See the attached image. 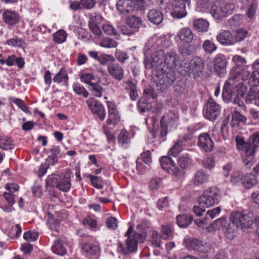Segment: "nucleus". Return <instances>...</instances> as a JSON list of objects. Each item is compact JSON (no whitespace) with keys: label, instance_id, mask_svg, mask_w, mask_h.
<instances>
[{"label":"nucleus","instance_id":"nucleus-1","mask_svg":"<svg viewBox=\"0 0 259 259\" xmlns=\"http://www.w3.org/2000/svg\"><path fill=\"white\" fill-rule=\"evenodd\" d=\"M182 141H178L171 148L168 152V156L161 157L160 164L162 169L166 171L170 175L177 178L182 177L184 174V169L188 167L191 162V159L187 155H183L179 157L177 162L180 168H179L174 163L169 156L177 157V155L182 150Z\"/></svg>","mask_w":259,"mask_h":259},{"label":"nucleus","instance_id":"nucleus-2","mask_svg":"<svg viewBox=\"0 0 259 259\" xmlns=\"http://www.w3.org/2000/svg\"><path fill=\"white\" fill-rule=\"evenodd\" d=\"M153 75L157 90L161 92L166 91L176 79V74L173 69L157 68L153 72Z\"/></svg>","mask_w":259,"mask_h":259},{"label":"nucleus","instance_id":"nucleus-3","mask_svg":"<svg viewBox=\"0 0 259 259\" xmlns=\"http://www.w3.org/2000/svg\"><path fill=\"white\" fill-rule=\"evenodd\" d=\"M221 198L220 192L214 187H211L204 191L203 194L198 198L200 206L208 208L218 204Z\"/></svg>","mask_w":259,"mask_h":259},{"label":"nucleus","instance_id":"nucleus-4","mask_svg":"<svg viewBox=\"0 0 259 259\" xmlns=\"http://www.w3.org/2000/svg\"><path fill=\"white\" fill-rule=\"evenodd\" d=\"M252 213H244L240 211H233L230 213V220H234L238 227L242 229L250 228L253 224Z\"/></svg>","mask_w":259,"mask_h":259},{"label":"nucleus","instance_id":"nucleus-5","mask_svg":"<svg viewBox=\"0 0 259 259\" xmlns=\"http://www.w3.org/2000/svg\"><path fill=\"white\" fill-rule=\"evenodd\" d=\"M172 114L164 115L160 120V128L159 129H153L152 133L154 138L165 137L168 133V128L173 126L175 121L171 116Z\"/></svg>","mask_w":259,"mask_h":259},{"label":"nucleus","instance_id":"nucleus-6","mask_svg":"<svg viewBox=\"0 0 259 259\" xmlns=\"http://www.w3.org/2000/svg\"><path fill=\"white\" fill-rule=\"evenodd\" d=\"M240 82L233 73V69L230 72L229 78L225 81L222 92V97L224 100L229 101L232 98V92L235 90L237 84Z\"/></svg>","mask_w":259,"mask_h":259},{"label":"nucleus","instance_id":"nucleus-7","mask_svg":"<svg viewBox=\"0 0 259 259\" xmlns=\"http://www.w3.org/2000/svg\"><path fill=\"white\" fill-rule=\"evenodd\" d=\"M247 92L246 85L242 82H240L232 92V98L229 101H232L235 104H237L240 107H245L242 99L247 93Z\"/></svg>","mask_w":259,"mask_h":259},{"label":"nucleus","instance_id":"nucleus-8","mask_svg":"<svg viewBox=\"0 0 259 259\" xmlns=\"http://www.w3.org/2000/svg\"><path fill=\"white\" fill-rule=\"evenodd\" d=\"M188 0H174L171 3V16L175 19H181L187 15L186 4Z\"/></svg>","mask_w":259,"mask_h":259},{"label":"nucleus","instance_id":"nucleus-9","mask_svg":"<svg viewBox=\"0 0 259 259\" xmlns=\"http://www.w3.org/2000/svg\"><path fill=\"white\" fill-rule=\"evenodd\" d=\"M228 64L225 55L222 54L217 55L213 60V68L220 77H223L226 74V68Z\"/></svg>","mask_w":259,"mask_h":259},{"label":"nucleus","instance_id":"nucleus-10","mask_svg":"<svg viewBox=\"0 0 259 259\" xmlns=\"http://www.w3.org/2000/svg\"><path fill=\"white\" fill-rule=\"evenodd\" d=\"M164 52L162 50H158L157 51L153 53L150 59H145L144 60L145 66L146 69H152L153 72L157 69L161 61H162Z\"/></svg>","mask_w":259,"mask_h":259},{"label":"nucleus","instance_id":"nucleus-11","mask_svg":"<svg viewBox=\"0 0 259 259\" xmlns=\"http://www.w3.org/2000/svg\"><path fill=\"white\" fill-rule=\"evenodd\" d=\"M220 106L210 98L206 104L205 117L211 121L215 120L220 114Z\"/></svg>","mask_w":259,"mask_h":259},{"label":"nucleus","instance_id":"nucleus-12","mask_svg":"<svg viewBox=\"0 0 259 259\" xmlns=\"http://www.w3.org/2000/svg\"><path fill=\"white\" fill-rule=\"evenodd\" d=\"M138 241L137 237L134 236H128L126 240V246L121 242H118V251L121 252L124 254H128L132 252H136L138 248Z\"/></svg>","mask_w":259,"mask_h":259},{"label":"nucleus","instance_id":"nucleus-13","mask_svg":"<svg viewBox=\"0 0 259 259\" xmlns=\"http://www.w3.org/2000/svg\"><path fill=\"white\" fill-rule=\"evenodd\" d=\"M197 145L205 152L211 151L214 147V143L209 135L207 133H201L199 135Z\"/></svg>","mask_w":259,"mask_h":259},{"label":"nucleus","instance_id":"nucleus-14","mask_svg":"<svg viewBox=\"0 0 259 259\" xmlns=\"http://www.w3.org/2000/svg\"><path fill=\"white\" fill-rule=\"evenodd\" d=\"M178 61V57L175 52H169L166 54L164 57V62L161 61L157 68H163L164 69H173V67L176 66V63Z\"/></svg>","mask_w":259,"mask_h":259},{"label":"nucleus","instance_id":"nucleus-15","mask_svg":"<svg viewBox=\"0 0 259 259\" xmlns=\"http://www.w3.org/2000/svg\"><path fill=\"white\" fill-rule=\"evenodd\" d=\"M216 39L224 46H231L235 44L233 34L228 30H221L217 35Z\"/></svg>","mask_w":259,"mask_h":259},{"label":"nucleus","instance_id":"nucleus-16","mask_svg":"<svg viewBox=\"0 0 259 259\" xmlns=\"http://www.w3.org/2000/svg\"><path fill=\"white\" fill-rule=\"evenodd\" d=\"M238 227L234 220H227L226 219L223 228V232L225 236L230 239H232L235 236V234Z\"/></svg>","mask_w":259,"mask_h":259},{"label":"nucleus","instance_id":"nucleus-17","mask_svg":"<svg viewBox=\"0 0 259 259\" xmlns=\"http://www.w3.org/2000/svg\"><path fill=\"white\" fill-rule=\"evenodd\" d=\"M109 74L115 79L120 81L124 77V70L118 63H111L108 67Z\"/></svg>","mask_w":259,"mask_h":259},{"label":"nucleus","instance_id":"nucleus-18","mask_svg":"<svg viewBox=\"0 0 259 259\" xmlns=\"http://www.w3.org/2000/svg\"><path fill=\"white\" fill-rule=\"evenodd\" d=\"M108 108V119L107 123L108 125H116L119 121V117L116 106L113 102H107Z\"/></svg>","mask_w":259,"mask_h":259},{"label":"nucleus","instance_id":"nucleus-19","mask_svg":"<svg viewBox=\"0 0 259 259\" xmlns=\"http://www.w3.org/2000/svg\"><path fill=\"white\" fill-rule=\"evenodd\" d=\"M190 71L195 76H198L204 69V61L200 57L194 58L190 63Z\"/></svg>","mask_w":259,"mask_h":259},{"label":"nucleus","instance_id":"nucleus-20","mask_svg":"<svg viewBox=\"0 0 259 259\" xmlns=\"http://www.w3.org/2000/svg\"><path fill=\"white\" fill-rule=\"evenodd\" d=\"M245 102L247 104H253L259 106V90L255 88H250L245 98Z\"/></svg>","mask_w":259,"mask_h":259},{"label":"nucleus","instance_id":"nucleus-21","mask_svg":"<svg viewBox=\"0 0 259 259\" xmlns=\"http://www.w3.org/2000/svg\"><path fill=\"white\" fill-rule=\"evenodd\" d=\"M148 20L155 25L160 24L163 20V16L162 12L156 9L150 10L147 14Z\"/></svg>","mask_w":259,"mask_h":259},{"label":"nucleus","instance_id":"nucleus-22","mask_svg":"<svg viewBox=\"0 0 259 259\" xmlns=\"http://www.w3.org/2000/svg\"><path fill=\"white\" fill-rule=\"evenodd\" d=\"M131 0H118L116 7L118 11L124 15L134 12Z\"/></svg>","mask_w":259,"mask_h":259},{"label":"nucleus","instance_id":"nucleus-23","mask_svg":"<svg viewBox=\"0 0 259 259\" xmlns=\"http://www.w3.org/2000/svg\"><path fill=\"white\" fill-rule=\"evenodd\" d=\"M180 39L184 43H190L193 39L194 34L192 30L189 27H184L178 32Z\"/></svg>","mask_w":259,"mask_h":259},{"label":"nucleus","instance_id":"nucleus-24","mask_svg":"<svg viewBox=\"0 0 259 259\" xmlns=\"http://www.w3.org/2000/svg\"><path fill=\"white\" fill-rule=\"evenodd\" d=\"M3 17L5 22L9 25H15L19 21V15L11 10H6L3 14Z\"/></svg>","mask_w":259,"mask_h":259},{"label":"nucleus","instance_id":"nucleus-25","mask_svg":"<svg viewBox=\"0 0 259 259\" xmlns=\"http://www.w3.org/2000/svg\"><path fill=\"white\" fill-rule=\"evenodd\" d=\"M210 13L212 16L216 19L221 20L224 18L222 12L221 5L219 1H216L211 7Z\"/></svg>","mask_w":259,"mask_h":259},{"label":"nucleus","instance_id":"nucleus-26","mask_svg":"<svg viewBox=\"0 0 259 259\" xmlns=\"http://www.w3.org/2000/svg\"><path fill=\"white\" fill-rule=\"evenodd\" d=\"M209 25V22L202 18L194 20L193 21V27L198 32H206Z\"/></svg>","mask_w":259,"mask_h":259},{"label":"nucleus","instance_id":"nucleus-27","mask_svg":"<svg viewBox=\"0 0 259 259\" xmlns=\"http://www.w3.org/2000/svg\"><path fill=\"white\" fill-rule=\"evenodd\" d=\"M71 186L70 179L68 177L64 175H60L57 188L63 192H67Z\"/></svg>","mask_w":259,"mask_h":259},{"label":"nucleus","instance_id":"nucleus-28","mask_svg":"<svg viewBox=\"0 0 259 259\" xmlns=\"http://www.w3.org/2000/svg\"><path fill=\"white\" fill-rule=\"evenodd\" d=\"M246 120V117L242 115L239 112L234 111L232 114L230 124L232 127H238L239 123L245 124Z\"/></svg>","mask_w":259,"mask_h":259},{"label":"nucleus","instance_id":"nucleus-29","mask_svg":"<svg viewBox=\"0 0 259 259\" xmlns=\"http://www.w3.org/2000/svg\"><path fill=\"white\" fill-rule=\"evenodd\" d=\"M247 150L256 151L259 146V133H253L249 138L248 141Z\"/></svg>","mask_w":259,"mask_h":259},{"label":"nucleus","instance_id":"nucleus-30","mask_svg":"<svg viewBox=\"0 0 259 259\" xmlns=\"http://www.w3.org/2000/svg\"><path fill=\"white\" fill-rule=\"evenodd\" d=\"M127 25L131 28L137 31L142 25V21L140 17L135 16H131L126 18Z\"/></svg>","mask_w":259,"mask_h":259},{"label":"nucleus","instance_id":"nucleus-31","mask_svg":"<svg viewBox=\"0 0 259 259\" xmlns=\"http://www.w3.org/2000/svg\"><path fill=\"white\" fill-rule=\"evenodd\" d=\"M193 220V216L191 215H178L177 217V223L179 227L186 228L191 223Z\"/></svg>","mask_w":259,"mask_h":259},{"label":"nucleus","instance_id":"nucleus-32","mask_svg":"<svg viewBox=\"0 0 259 259\" xmlns=\"http://www.w3.org/2000/svg\"><path fill=\"white\" fill-rule=\"evenodd\" d=\"M219 2L221 5L223 13L224 14V18L233 13L235 9V5L233 3L226 0H219Z\"/></svg>","mask_w":259,"mask_h":259},{"label":"nucleus","instance_id":"nucleus-33","mask_svg":"<svg viewBox=\"0 0 259 259\" xmlns=\"http://www.w3.org/2000/svg\"><path fill=\"white\" fill-rule=\"evenodd\" d=\"M258 181L256 177L252 174H246L244 175L242 186L245 188L250 189L256 185Z\"/></svg>","mask_w":259,"mask_h":259},{"label":"nucleus","instance_id":"nucleus-34","mask_svg":"<svg viewBox=\"0 0 259 259\" xmlns=\"http://www.w3.org/2000/svg\"><path fill=\"white\" fill-rule=\"evenodd\" d=\"M257 6L258 3L255 0H252L248 4L246 15L250 20H252L254 19Z\"/></svg>","mask_w":259,"mask_h":259},{"label":"nucleus","instance_id":"nucleus-35","mask_svg":"<svg viewBox=\"0 0 259 259\" xmlns=\"http://www.w3.org/2000/svg\"><path fill=\"white\" fill-rule=\"evenodd\" d=\"M52 154L48 156L46 161L52 165H54L58 162V155L60 153L59 146H54L51 149Z\"/></svg>","mask_w":259,"mask_h":259},{"label":"nucleus","instance_id":"nucleus-36","mask_svg":"<svg viewBox=\"0 0 259 259\" xmlns=\"http://www.w3.org/2000/svg\"><path fill=\"white\" fill-rule=\"evenodd\" d=\"M14 148L15 145L10 138L6 136H0V148L7 150L13 149Z\"/></svg>","mask_w":259,"mask_h":259},{"label":"nucleus","instance_id":"nucleus-37","mask_svg":"<svg viewBox=\"0 0 259 259\" xmlns=\"http://www.w3.org/2000/svg\"><path fill=\"white\" fill-rule=\"evenodd\" d=\"M208 179V175L203 170H199L195 173L193 181L195 185H199L206 182Z\"/></svg>","mask_w":259,"mask_h":259},{"label":"nucleus","instance_id":"nucleus-38","mask_svg":"<svg viewBox=\"0 0 259 259\" xmlns=\"http://www.w3.org/2000/svg\"><path fill=\"white\" fill-rule=\"evenodd\" d=\"M53 251L59 255H64L67 253L66 249L63 246L62 241L58 239L54 242V244L52 247Z\"/></svg>","mask_w":259,"mask_h":259},{"label":"nucleus","instance_id":"nucleus-39","mask_svg":"<svg viewBox=\"0 0 259 259\" xmlns=\"http://www.w3.org/2000/svg\"><path fill=\"white\" fill-rule=\"evenodd\" d=\"M256 151L253 150H246L245 155L243 159V162L247 167L252 166L255 161L254 154Z\"/></svg>","mask_w":259,"mask_h":259},{"label":"nucleus","instance_id":"nucleus-40","mask_svg":"<svg viewBox=\"0 0 259 259\" xmlns=\"http://www.w3.org/2000/svg\"><path fill=\"white\" fill-rule=\"evenodd\" d=\"M210 250V244L201 241V243L197 249L200 253L201 259H209V257L207 254Z\"/></svg>","mask_w":259,"mask_h":259},{"label":"nucleus","instance_id":"nucleus-41","mask_svg":"<svg viewBox=\"0 0 259 259\" xmlns=\"http://www.w3.org/2000/svg\"><path fill=\"white\" fill-rule=\"evenodd\" d=\"M226 220V219L223 218L217 219L206 228L208 232H211L215 230H220L221 229L223 230V228L224 227Z\"/></svg>","mask_w":259,"mask_h":259},{"label":"nucleus","instance_id":"nucleus-42","mask_svg":"<svg viewBox=\"0 0 259 259\" xmlns=\"http://www.w3.org/2000/svg\"><path fill=\"white\" fill-rule=\"evenodd\" d=\"M138 107L140 113H143L150 111L152 108V105L148 102L147 99L141 98L138 102Z\"/></svg>","mask_w":259,"mask_h":259},{"label":"nucleus","instance_id":"nucleus-43","mask_svg":"<svg viewBox=\"0 0 259 259\" xmlns=\"http://www.w3.org/2000/svg\"><path fill=\"white\" fill-rule=\"evenodd\" d=\"M142 161L147 164H149L151 162V158L149 151L142 153L141 154V157L138 158L136 161L137 169H140L142 165Z\"/></svg>","mask_w":259,"mask_h":259},{"label":"nucleus","instance_id":"nucleus-44","mask_svg":"<svg viewBox=\"0 0 259 259\" xmlns=\"http://www.w3.org/2000/svg\"><path fill=\"white\" fill-rule=\"evenodd\" d=\"M126 84L127 85L126 89L130 91L131 99L133 101L136 100L138 95L136 84L131 79H130L126 81Z\"/></svg>","mask_w":259,"mask_h":259},{"label":"nucleus","instance_id":"nucleus-45","mask_svg":"<svg viewBox=\"0 0 259 259\" xmlns=\"http://www.w3.org/2000/svg\"><path fill=\"white\" fill-rule=\"evenodd\" d=\"M204 51L209 54H211L217 49L216 45L210 40H205L202 44Z\"/></svg>","mask_w":259,"mask_h":259},{"label":"nucleus","instance_id":"nucleus-46","mask_svg":"<svg viewBox=\"0 0 259 259\" xmlns=\"http://www.w3.org/2000/svg\"><path fill=\"white\" fill-rule=\"evenodd\" d=\"M174 92L176 96H180L186 92V84L184 81H178L174 85Z\"/></svg>","mask_w":259,"mask_h":259},{"label":"nucleus","instance_id":"nucleus-47","mask_svg":"<svg viewBox=\"0 0 259 259\" xmlns=\"http://www.w3.org/2000/svg\"><path fill=\"white\" fill-rule=\"evenodd\" d=\"M248 32L247 30L240 29L235 31L234 36V40L236 42H240L243 40L248 36Z\"/></svg>","mask_w":259,"mask_h":259},{"label":"nucleus","instance_id":"nucleus-48","mask_svg":"<svg viewBox=\"0 0 259 259\" xmlns=\"http://www.w3.org/2000/svg\"><path fill=\"white\" fill-rule=\"evenodd\" d=\"M134 11H143L146 8V0H131Z\"/></svg>","mask_w":259,"mask_h":259},{"label":"nucleus","instance_id":"nucleus-49","mask_svg":"<svg viewBox=\"0 0 259 259\" xmlns=\"http://www.w3.org/2000/svg\"><path fill=\"white\" fill-rule=\"evenodd\" d=\"M233 73L236 76L237 79L239 81L240 79L242 80H246L248 78L249 76V72L245 69H237L235 70H233Z\"/></svg>","mask_w":259,"mask_h":259},{"label":"nucleus","instance_id":"nucleus-50","mask_svg":"<svg viewBox=\"0 0 259 259\" xmlns=\"http://www.w3.org/2000/svg\"><path fill=\"white\" fill-rule=\"evenodd\" d=\"M66 36L67 34L64 30H59L54 34L53 38L56 43L62 44L65 41Z\"/></svg>","mask_w":259,"mask_h":259},{"label":"nucleus","instance_id":"nucleus-51","mask_svg":"<svg viewBox=\"0 0 259 259\" xmlns=\"http://www.w3.org/2000/svg\"><path fill=\"white\" fill-rule=\"evenodd\" d=\"M172 229L170 225H163L161 230L160 237L162 239H167L172 234Z\"/></svg>","mask_w":259,"mask_h":259},{"label":"nucleus","instance_id":"nucleus-52","mask_svg":"<svg viewBox=\"0 0 259 259\" xmlns=\"http://www.w3.org/2000/svg\"><path fill=\"white\" fill-rule=\"evenodd\" d=\"M82 249L85 253L93 255L95 254L98 251L99 248L89 243L84 244L82 246Z\"/></svg>","mask_w":259,"mask_h":259},{"label":"nucleus","instance_id":"nucleus-53","mask_svg":"<svg viewBox=\"0 0 259 259\" xmlns=\"http://www.w3.org/2000/svg\"><path fill=\"white\" fill-rule=\"evenodd\" d=\"M68 80V76L66 72L63 69H61L60 71L57 73L53 78V81L56 82H61L62 81H66Z\"/></svg>","mask_w":259,"mask_h":259},{"label":"nucleus","instance_id":"nucleus-54","mask_svg":"<svg viewBox=\"0 0 259 259\" xmlns=\"http://www.w3.org/2000/svg\"><path fill=\"white\" fill-rule=\"evenodd\" d=\"M244 175L242 172L240 171L235 172L232 177L231 182L234 184L242 185Z\"/></svg>","mask_w":259,"mask_h":259},{"label":"nucleus","instance_id":"nucleus-55","mask_svg":"<svg viewBox=\"0 0 259 259\" xmlns=\"http://www.w3.org/2000/svg\"><path fill=\"white\" fill-rule=\"evenodd\" d=\"M90 90L92 92L94 96L101 97L103 89L99 84L94 83V84H92V85L90 87Z\"/></svg>","mask_w":259,"mask_h":259},{"label":"nucleus","instance_id":"nucleus-56","mask_svg":"<svg viewBox=\"0 0 259 259\" xmlns=\"http://www.w3.org/2000/svg\"><path fill=\"white\" fill-rule=\"evenodd\" d=\"M60 175H52L49 176L46 179V184L47 186L51 187L57 188V185L58 184V181Z\"/></svg>","mask_w":259,"mask_h":259},{"label":"nucleus","instance_id":"nucleus-57","mask_svg":"<svg viewBox=\"0 0 259 259\" xmlns=\"http://www.w3.org/2000/svg\"><path fill=\"white\" fill-rule=\"evenodd\" d=\"M87 104L89 108L92 111V112H95L96 110H98L99 106H103L99 103L97 100L93 98H90L87 101Z\"/></svg>","mask_w":259,"mask_h":259},{"label":"nucleus","instance_id":"nucleus-58","mask_svg":"<svg viewBox=\"0 0 259 259\" xmlns=\"http://www.w3.org/2000/svg\"><path fill=\"white\" fill-rule=\"evenodd\" d=\"M73 90L78 95H82L84 98H87L88 97L89 93L88 91L84 88V87L78 84L77 83L73 84Z\"/></svg>","mask_w":259,"mask_h":259},{"label":"nucleus","instance_id":"nucleus-59","mask_svg":"<svg viewBox=\"0 0 259 259\" xmlns=\"http://www.w3.org/2000/svg\"><path fill=\"white\" fill-rule=\"evenodd\" d=\"M160 236H159V234L156 231H152V237H151V243L152 244L156 247L160 248L161 247V240Z\"/></svg>","mask_w":259,"mask_h":259},{"label":"nucleus","instance_id":"nucleus-60","mask_svg":"<svg viewBox=\"0 0 259 259\" xmlns=\"http://www.w3.org/2000/svg\"><path fill=\"white\" fill-rule=\"evenodd\" d=\"M117 42L110 38H105L103 40L100 42V45L102 47L105 48H115L117 46Z\"/></svg>","mask_w":259,"mask_h":259},{"label":"nucleus","instance_id":"nucleus-61","mask_svg":"<svg viewBox=\"0 0 259 259\" xmlns=\"http://www.w3.org/2000/svg\"><path fill=\"white\" fill-rule=\"evenodd\" d=\"M249 82L251 83V85L254 87L259 86V70H256L252 72Z\"/></svg>","mask_w":259,"mask_h":259},{"label":"nucleus","instance_id":"nucleus-62","mask_svg":"<svg viewBox=\"0 0 259 259\" xmlns=\"http://www.w3.org/2000/svg\"><path fill=\"white\" fill-rule=\"evenodd\" d=\"M23 238L26 240L34 241L38 238V234L35 231H28L23 234Z\"/></svg>","mask_w":259,"mask_h":259},{"label":"nucleus","instance_id":"nucleus-63","mask_svg":"<svg viewBox=\"0 0 259 259\" xmlns=\"http://www.w3.org/2000/svg\"><path fill=\"white\" fill-rule=\"evenodd\" d=\"M179 51L182 55L189 56L193 52V47L190 45H182L180 47Z\"/></svg>","mask_w":259,"mask_h":259},{"label":"nucleus","instance_id":"nucleus-64","mask_svg":"<svg viewBox=\"0 0 259 259\" xmlns=\"http://www.w3.org/2000/svg\"><path fill=\"white\" fill-rule=\"evenodd\" d=\"M117 220L114 217H109L106 219V224L108 228L115 230L117 227Z\"/></svg>","mask_w":259,"mask_h":259}]
</instances>
